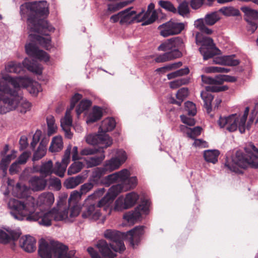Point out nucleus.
<instances>
[{"mask_svg": "<svg viewBox=\"0 0 258 258\" xmlns=\"http://www.w3.org/2000/svg\"><path fill=\"white\" fill-rule=\"evenodd\" d=\"M57 169L56 168V165L53 167V163L51 160L42 163L39 169L38 170L42 176L46 177L50 175L52 173H55V171Z\"/></svg>", "mask_w": 258, "mask_h": 258, "instance_id": "23", "label": "nucleus"}, {"mask_svg": "<svg viewBox=\"0 0 258 258\" xmlns=\"http://www.w3.org/2000/svg\"><path fill=\"white\" fill-rule=\"evenodd\" d=\"M36 240L31 236H23L20 239V244L23 249L28 252H32L35 250Z\"/></svg>", "mask_w": 258, "mask_h": 258, "instance_id": "18", "label": "nucleus"}, {"mask_svg": "<svg viewBox=\"0 0 258 258\" xmlns=\"http://www.w3.org/2000/svg\"><path fill=\"white\" fill-rule=\"evenodd\" d=\"M249 111V108L246 107L240 120L236 114H233L225 117H220L218 120V124L221 127L226 126L227 130L230 132H234L238 128L240 133L243 134L245 131V122Z\"/></svg>", "mask_w": 258, "mask_h": 258, "instance_id": "11", "label": "nucleus"}, {"mask_svg": "<svg viewBox=\"0 0 258 258\" xmlns=\"http://www.w3.org/2000/svg\"><path fill=\"white\" fill-rule=\"evenodd\" d=\"M43 176H34L30 179V183L34 191H40L44 189L47 185V181Z\"/></svg>", "mask_w": 258, "mask_h": 258, "instance_id": "20", "label": "nucleus"}, {"mask_svg": "<svg viewBox=\"0 0 258 258\" xmlns=\"http://www.w3.org/2000/svg\"><path fill=\"white\" fill-rule=\"evenodd\" d=\"M24 68H26L28 71L35 74L40 75L42 73V67L41 65L38 63L33 59H30L25 58L22 63L15 61H12L9 62L5 67V69L2 71L0 74V78L3 81H33L27 77H12L8 73H14L16 74L20 73L24 70Z\"/></svg>", "mask_w": 258, "mask_h": 258, "instance_id": "8", "label": "nucleus"}, {"mask_svg": "<svg viewBox=\"0 0 258 258\" xmlns=\"http://www.w3.org/2000/svg\"><path fill=\"white\" fill-rule=\"evenodd\" d=\"M205 83H210L206 87V91L201 93V96L204 102V106L208 113L212 110L211 103L214 99V96L209 92H218L225 91L228 89L226 86H221L223 82H204Z\"/></svg>", "mask_w": 258, "mask_h": 258, "instance_id": "12", "label": "nucleus"}, {"mask_svg": "<svg viewBox=\"0 0 258 258\" xmlns=\"http://www.w3.org/2000/svg\"><path fill=\"white\" fill-rule=\"evenodd\" d=\"M35 41H31L25 45V51L30 56L47 62L50 59L49 54L43 50L39 49Z\"/></svg>", "mask_w": 258, "mask_h": 258, "instance_id": "14", "label": "nucleus"}, {"mask_svg": "<svg viewBox=\"0 0 258 258\" xmlns=\"http://www.w3.org/2000/svg\"><path fill=\"white\" fill-rule=\"evenodd\" d=\"M235 55H225L220 57H218L214 60L216 63H221L228 66H237L240 61L238 59H234Z\"/></svg>", "mask_w": 258, "mask_h": 258, "instance_id": "24", "label": "nucleus"}, {"mask_svg": "<svg viewBox=\"0 0 258 258\" xmlns=\"http://www.w3.org/2000/svg\"><path fill=\"white\" fill-rule=\"evenodd\" d=\"M39 200L41 204L50 206L54 203V198L52 193L45 192L39 197Z\"/></svg>", "mask_w": 258, "mask_h": 258, "instance_id": "38", "label": "nucleus"}, {"mask_svg": "<svg viewBox=\"0 0 258 258\" xmlns=\"http://www.w3.org/2000/svg\"><path fill=\"white\" fill-rule=\"evenodd\" d=\"M139 199V196L134 192L128 193L126 195L124 202L120 198L115 202V209L119 210L121 208L127 209L134 206Z\"/></svg>", "mask_w": 258, "mask_h": 258, "instance_id": "16", "label": "nucleus"}, {"mask_svg": "<svg viewBox=\"0 0 258 258\" xmlns=\"http://www.w3.org/2000/svg\"><path fill=\"white\" fill-rule=\"evenodd\" d=\"M68 250L67 246L57 241L48 243L43 238L39 241L38 254L41 258H51L52 253L56 258H72L75 251Z\"/></svg>", "mask_w": 258, "mask_h": 258, "instance_id": "9", "label": "nucleus"}, {"mask_svg": "<svg viewBox=\"0 0 258 258\" xmlns=\"http://www.w3.org/2000/svg\"><path fill=\"white\" fill-rule=\"evenodd\" d=\"M159 5L167 11L172 12L174 14L177 13V9L173 4L168 1L160 0L158 2Z\"/></svg>", "mask_w": 258, "mask_h": 258, "instance_id": "45", "label": "nucleus"}, {"mask_svg": "<svg viewBox=\"0 0 258 258\" xmlns=\"http://www.w3.org/2000/svg\"><path fill=\"white\" fill-rule=\"evenodd\" d=\"M220 18L217 12H212L206 15L203 19L204 23L208 26H212L220 20Z\"/></svg>", "mask_w": 258, "mask_h": 258, "instance_id": "36", "label": "nucleus"}, {"mask_svg": "<svg viewBox=\"0 0 258 258\" xmlns=\"http://www.w3.org/2000/svg\"><path fill=\"white\" fill-rule=\"evenodd\" d=\"M185 26L183 23H177L171 20L165 23L158 27L160 30V35L164 37L180 34L184 29Z\"/></svg>", "mask_w": 258, "mask_h": 258, "instance_id": "13", "label": "nucleus"}, {"mask_svg": "<svg viewBox=\"0 0 258 258\" xmlns=\"http://www.w3.org/2000/svg\"><path fill=\"white\" fill-rule=\"evenodd\" d=\"M9 234L0 229V241L8 243L11 240L16 241L20 237L21 232L16 230H8Z\"/></svg>", "mask_w": 258, "mask_h": 258, "instance_id": "22", "label": "nucleus"}, {"mask_svg": "<svg viewBox=\"0 0 258 258\" xmlns=\"http://www.w3.org/2000/svg\"><path fill=\"white\" fill-rule=\"evenodd\" d=\"M196 43L197 44H201V47L205 48H215L217 51L220 50L215 46L212 38L209 37L204 36L200 32L196 34Z\"/></svg>", "mask_w": 258, "mask_h": 258, "instance_id": "19", "label": "nucleus"}, {"mask_svg": "<svg viewBox=\"0 0 258 258\" xmlns=\"http://www.w3.org/2000/svg\"><path fill=\"white\" fill-rule=\"evenodd\" d=\"M118 10L116 4H109L107 5V9L105 12V14L106 16H109L111 13H114Z\"/></svg>", "mask_w": 258, "mask_h": 258, "instance_id": "59", "label": "nucleus"}, {"mask_svg": "<svg viewBox=\"0 0 258 258\" xmlns=\"http://www.w3.org/2000/svg\"><path fill=\"white\" fill-rule=\"evenodd\" d=\"M141 217V214L139 211H135L133 212H128L123 215V218L128 222L135 223L137 220Z\"/></svg>", "mask_w": 258, "mask_h": 258, "instance_id": "41", "label": "nucleus"}, {"mask_svg": "<svg viewBox=\"0 0 258 258\" xmlns=\"http://www.w3.org/2000/svg\"><path fill=\"white\" fill-rule=\"evenodd\" d=\"M70 157L63 156L61 163L59 162L56 163V168L57 169L55 171L56 175L60 177H63L67 166L70 162Z\"/></svg>", "mask_w": 258, "mask_h": 258, "instance_id": "28", "label": "nucleus"}, {"mask_svg": "<svg viewBox=\"0 0 258 258\" xmlns=\"http://www.w3.org/2000/svg\"><path fill=\"white\" fill-rule=\"evenodd\" d=\"M133 7H130L123 11H124V13L121 14V18L119 21L120 25L134 23L133 16L136 14V12L135 11H131Z\"/></svg>", "mask_w": 258, "mask_h": 258, "instance_id": "26", "label": "nucleus"}, {"mask_svg": "<svg viewBox=\"0 0 258 258\" xmlns=\"http://www.w3.org/2000/svg\"><path fill=\"white\" fill-rule=\"evenodd\" d=\"M25 10L29 11L27 22L30 41H35L46 50H50L53 47L50 36L44 37L32 33L34 32L48 36L49 33L54 32L55 30V28L45 19L49 13L47 2L42 1L25 3L20 6L21 11Z\"/></svg>", "mask_w": 258, "mask_h": 258, "instance_id": "1", "label": "nucleus"}, {"mask_svg": "<svg viewBox=\"0 0 258 258\" xmlns=\"http://www.w3.org/2000/svg\"><path fill=\"white\" fill-rule=\"evenodd\" d=\"M204 0H191L190 6L194 10H197L202 6Z\"/></svg>", "mask_w": 258, "mask_h": 258, "instance_id": "64", "label": "nucleus"}, {"mask_svg": "<svg viewBox=\"0 0 258 258\" xmlns=\"http://www.w3.org/2000/svg\"><path fill=\"white\" fill-rule=\"evenodd\" d=\"M188 4V2L186 1H183L180 3L176 9L177 13L183 17H185L189 14L190 9Z\"/></svg>", "mask_w": 258, "mask_h": 258, "instance_id": "40", "label": "nucleus"}, {"mask_svg": "<svg viewBox=\"0 0 258 258\" xmlns=\"http://www.w3.org/2000/svg\"><path fill=\"white\" fill-rule=\"evenodd\" d=\"M121 185H112L109 189L108 193L99 201L96 199L103 195L105 192L104 188H100L89 196L85 200L82 216L84 218H89L96 220L101 216L100 210L103 207L104 210L109 209L110 204L113 201L117 196L121 192Z\"/></svg>", "mask_w": 258, "mask_h": 258, "instance_id": "5", "label": "nucleus"}, {"mask_svg": "<svg viewBox=\"0 0 258 258\" xmlns=\"http://www.w3.org/2000/svg\"><path fill=\"white\" fill-rule=\"evenodd\" d=\"M126 159V153L121 151L120 157H113L105 161L102 168L106 173L118 169Z\"/></svg>", "mask_w": 258, "mask_h": 258, "instance_id": "15", "label": "nucleus"}, {"mask_svg": "<svg viewBox=\"0 0 258 258\" xmlns=\"http://www.w3.org/2000/svg\"><path fill=\"white\" fill-rule=\"evenodd\" d=\"M188 90L186 88H182L178 90L176 93V98L178 100L183 101L187 96Z\"/></svg>", "mask_w": 258, "mask_h": 258, "instance_id": "56", "label": "nucleus"}, {"mask_svg": "<svg viewBox=\"0 0 258 258\" xmlns=\"http://www.w3.org/2000/svg\"><path fill=\"white\" fill-rule=\"evenodd\" d=\"M107 174L102 167H97L94 169L89 181L94 185L105 184L109 186L111 184L118 182L120 183L122 191H126L134 188L137 184V178L136 176L130 177V173L126 169L110 174L102 178L104 175Z\"/></svg>", "mask_w": 258, "mask_h": 258, "instance_id": "6", "label": "nucleus"}, {"mask_svg": "<svg viewBox=\"0 0 258 258\" xmlns=\"http://www.w3.org/2000/svg\"><path fill=\"white\" fill-rule=\"evenodd\" d=\"M240 10L244 13V19L250 21L251 19H258V11L248 7H242Z\"/></svg>", "mask_w": 258, "mask_h": 258, "instance_id": "33", "label": "nucleus"}, {"mask_svg": "<svg viewBox=\"0 0 258 258\" xmlns=\"http://www.w3.org/2000/svg\"><path fill=\"white\" fill-rule=\"evenodd\" d=\"M155 8V5L153 3H150L148 7V12H152V15L149 18L147 19V20L145 21L142 24V26H146L149 24H151L154 22L158 18V15L156 11L154 10Z\"/></svg>", "mask_w": 258, "mask_h": 258, "instance_id": "37", "label": "nucleus"}, {"mask_svg": "<svg viewBox=\"0 0 258 258\" xmlns=\"http://www.w3.org/2000/svg\"><path fill=\"white\" fill-rule=\"evenodd\" d=\"M244 150L245 153L237 151L231 162L226 160L225 166L231 171L239 174H242V169L248 167L258 168V149L253 144H249Z\"/></svg>", "mask_w": 258, "mask_h": 258, "instance_id": "7", "label": "nucleus"}, {"mask_svg": "<svg viewBox=\"0 0 258 258\" xmlns=\"http://www.w3.org/2000/svg\"><path fill=\"white\" fill-rule=\"evenodd\" d=\"M53 209H55L56 210L57 212H58V213H60V214L64 213V212H66V216L65 217H64L63 219H62L61 220H59V221H62V220H63L68 218L69 213V217L70 218H73V217H77L79 214V213L80 212V209L78 206H73L72 208H71V209L70 210L69 209L66 208V209H63L62 211H59L57 209H56L55 208H54ZM52 220H54L56 221H58V220H56L54 219H52Z\"/></svg>", "mask_w": 258, "mask_h": 258, "instance_id": "31", "label": "nucleus"}, {"mask_svg": "<svg viewBox=\"0 0 258 258\" xmlns=\"http://www.w3.org/2000/svg\"><path fill=\"white\" fill-rule=\"evenodd\" d=\"M219 11L226 16H238L240 15L239 11L232 7H224L221 8Z\"/></svg>", "mask_w": 258, "mask_h": 258, "instance_id": "42", "label": "nucleus"}, {"mask_svg": "<svg viewBox=\"0 0 258 258\" xmlns=\"http://www.w3.org/2000/svg\"><path fill=\"white\" fill-rule=\"evenodd\" d=\"M102 111L100 107L94 106L92 112L88 116L87 122L88 123H93L100 120L102 116Z\"/></svg>", "mask_w": 258, "mask_h": 258, "instance_id": "32", "label": "nucleus"}, {"mask_svg": "<svg viewBox=\"0 0 258 258\" xmlns=\"http://www.w3.org/2000/svg\"><path fill=\"white\" fill-rule=\"evenodd\" d=\"M150 206V201L147 199L142 200L141 204L136 208V210L139 211L142 214H148L149 212V207Z\"/></svg>", "mask_w": 258, "mask_h": 258, "instance_id": "48", "label": "nucleus"}, {"mask_svg": "<svg viewBox=\"0 0 258 258\" xmlns=\"http://www.w3.org/2000/svg\"><path fill=\"white\" fill-rule=\"evenodd\" d=\"M72 124V119L70 110H67L64 118L61 120L62 127H70Z\"/></svg>", "mask_w": 258, "mask_h": 258, "instance_id": "50", "label": "nucleus"}, {"mask_svg": "<svg viewBox=\"0 0 258 258\" xmlns=\"http://www.w3.org/2000/svg\"><path fill=\"white\" fill-rule=\"evenodd\" d=\"M16 188L19 198H23L27 196L28 188L26 185H21L20 183H17Z\"/></svg>", "mask_w": 258, "mask_h": 258, "instance_id": "51", "label": "nucleus"}, {"mask_svg": "<svg viewBox=\"0 0 258 258\" xmlns=\"http://www.w3.org/2000/svg\"><path fill=\"white\" fill-rule=\"evenodd\" d=\"M258 19H251L250 21H246L248 24V31L253 33L257 28V25L256 21Z\"/></svg>", "mask_w": 258, "mask_h": 258, "instance_id": "57", "label": "nucleus"}, {"mask_svg": "<svg viewBox=\"0 0 258 258\" xmlns=\"http://www.w3.org/2000/svg\"><path fill=\"white\" fill-rule=\"evenodd\" d=\"M41 135V132L37 131L34 135L32 139V141L30 144V146L32 149H34L40 140V136Z\"/></svg>", "mask_w": 258, "mask_h": 258, "instance_id": "60", "label": "nucleus"}, {"mask_svg": "<svg viewBox=\"0 0 258 258\" xmlns=\"http://www.w3.org/2000/svg\"><path fill=\"white\" fill-rule=\"evenodd\" d=\"M182 56V53L178 49L173 48L157 56L155 59V61L158 63L163 62L180 58Z\"/></svg>", "mask_w": 258, "mask_h": 258, "instance_id": "17", "label": "nucleus"}, {"mask_svg": "<svg viewBox=\"0 0 258 258\" xmlns=\"http://www.w3.org/2000/svg\"><path fill=\"white\" fill-rule=\"evenodd\" d=\"M50 186L54 188L57 190L61 188V184L60 180L57 177H51L48 180Z\"/></svg>", "mask_w": 258, "mask_h": 258, "instance_id": "54", "label": "nucleus"}, {"mask_svg": "<svg viewBox=\"0 0 258 258\" xmlns=\"http://www.w3.org/2000/svg\"><path fill=\"white\" fill-rule=\"evenodd\" d=\"M14 158L15 156L12 154L3 156L0 162V176L1 177L6 176L9 165Z\"/></svg>", "mask_w": 258, "mask_h": 258, "instance_id": "25", "label": "nucleus"}, {"mask_svg": "<svg viewBox=\"0 0 258 258\" xmlns=\"http://www.w3.org/2000/svg\"><path fill=\"white\" fill-rule=\"evenodd\" d=\"M180 118L183 123L189 126H193L195 124V120L194 118L187 117L185 115H180Z\"/></svg>", "mask_w": 258, "mask_h": 258, "instance_id": "62", "label": "nucleus"}, {"mask_svg": "<svg viewBox=\"0 0 258 258\" xmlns=\"http://www.w3.org/2000/svg\"><path fill=\"white\" fill-rule=\"evenodd\" d=\"M145 227L144 226H136L126 233L110 229L106 230L104 236L111 241L110 246L105 240H101L97 244V247L103 256L113 258L116 255L111 250L110 247L115 252L123 251L125 248L123 239L125 238L129 240L132 246L138 245L144 234Z\"/></svg>", "mask_w": 258, "mask_h": 258, "instance_id": "2", "label": "nucleus"}, {"mask_svg": "<svg viewBox=\"0 0 258 258\" xmlns=\"http://www.w3.org/2000/svg\"><path fill=\"white\" fill-rule=\"evenodd\" d=\"M84 164L80 161H75L68 169V173L69 175L74 174L80 172L83 168Z\"/></svg>", "mask_w": 258, "mask_h": 258, "instance_id": "47", "label": "nucleus"}, {"mask_svg": "<svg viewBox=\"0 0 258 258\" xmlns=\"http://www.w3.org/2000/svg\"><path fill=\"white\" fill-rule=\"evenodd\" d=\"M185 109L187 111L188 114L194 116L197 113L196 105L192 102L187 101L185 103Z\"/></svg>", "mask_w": 258, "mask_h": 258, "instance_id": "52", "label": "nucleus"}, {"mask_svg": "<svg viewBox=\"0 0 258 258\" xmlns=\"http://www.w3.org/2000/svg\"><path fill=\"white\" fill-rule=\"evenodd\" d=\"M202 128L200 126H196L191 130L190 133L188 134V137L191 139L195 138L200 135L201 133Z\"/></svg>", "mask_w": 258, "mask_h": 258, "instance_id": "58", "label": "nucleus"}, {"mask_svg": "<svg viewBox=\"0 0 258 258\" xmlns=\"http://www.w3.org/2000/svg\"><path fill=\"white\" fill-rule=\"evenodd\" d=\"M203 19H199L197 20L194 23L196 28L198 29L202 33L207 35H210L213 33V30L206 26Z\"/></svg>", "mask_w": 258, "mask_h": 258, "instance_id": "39", "label": "nucleus"}, {"mask_svg": "<svg viewBox=\"0 0 258 258\" xmlns=\"http://www.w3.org/2000/svg\"><path fill=\"white\" fill-rule=\"evenodd\" d=\"M83 182V177L78 175L76 177H72L67 179L64 185L67 188H73Z\"/></svg>", "mask_w": 258, "mask_h": 258, "instance_id": "35", "label": "nucleus"}, {"mask_svg": "<svg viewBox=\"0 0 258 258\" xmlns=\"http://www.w3.org/2000/svg\"><path fill=\"white\" fill-rule=\"evenodd\" d=\"M201 78L202 81H236L234 77L225 75L221 76L218 80L205 75H202Z\"/></svg>", "mask_w": 258, "mask_h": 258, "instance_id": "49", "label": "nucleus"}, {"mask_svg": "<svg viewBox=\"0 0 258 258\" xmlns=\"http://www.w3.org/2000/svg\"><path fill=\"white\" fill-rule=\"evenodd\" d=\"M46 153V149H42L38 146L37 150L34 153L33 156V161H38L43 157Z\"/></svg>", "mask_w": 258, "mask_h": 258, "instance_id": "53", "label": "nucleus"}, {"mask_svg": "<svg viewBox=\"0 0 258 258\" xmlns=\"http://www.w3.org/2000/svg\"><path fill=\"white\" fill-rule=\"evenodd\" d=\"M94 185V184L90 181L83 184L80 187V190L81 191V194H83V195H86L93 188Z\"/></svg>", "mask_w": 258, "mask_h": 258, "instance_id": "55", "label": "nucleus"}, {"mask_svg": "<svg viewBox=\"0 0 258 258\" xmlns=\"http://www.w3.org/2000/svg\"><path fill=\"white\" fill-rule=\"evenodd\" d=\"M115 126L116 122L113 118L105 119L101 122L98 134H90L87 136V143L93 145H99L101 148H107L112 145V140L106 133L112 131Z\"/></svg>", "mask_w": 258, "mask_h": 258, "instance_id": "10", "label": "nucleus"}, {"mask_svg": "<svg viewBox=\"0 0 258 258\" xmlns=\"http://www.w3.org/2000/svg\"><path fill=\"white\" fill-rule=\"evenodd\" d=\"M167 41L171 47V49L173 48L178 49V48L181 47L183 44L182 39L179 36L172 37L168 39Z\"/></svg>", "mask_w": 258, "mask_h": 258, "instance_id": "46", "label": "nucleus"}, {"mask_svg": "<svg viewBox=\"0 0 258 258\" xmlns=\"http://www.w3.org/2000/svg\"><path fill=\"white\" fill-rule=\"evenodd\" d=\"M98 152H100L98 149H92L90 148H86L82 150L81 151V155H93Z\"/></svg>", "mask_w": 258, "mask_h": 258, "instance_id": "61", "label": "nucleus"}, {"mask_svg": "<svg viewBox=\"0 0 258 258\" xmlns=\"http://www.w3.org/2000/svg\"><path fill=\"white\" fill-rule=\"evenodd\" d=\"M63 148L62 137L56 136L52 139L49 151L51 152H58L60 151Z\"/></svg>", "mask_w": 258, "mask_h": 258, "instance_id": "29", "label": "nucleus"}, {"mask_svg": "<svg viewBox=\"0 0 258 258\" xmlns=\"http://www.w3.org/2000/svg\"><path fill=\"white\" fill-rule=\"evenodd\" d=\"M97 146H98L99 150L100 151L99 152L101 153V154L99 156L92 157L87 161V166L88 168H91L100 165L105 158L104 151L103 150L105 148H101L99 147V145Z\"/></svg>", "mask_w": 258, "mask_h": 258, "instance_id": "27", "label": "nucleus"}, {"mask_svg": "<svg viewBox=\"0 0 258 258\" xmlns=\"http://www.w3.org/2000/svg\"><path fill=\"white\" fill-rule=\"evenodd\" d=\"M200 53L203 55V59L205 60H208L213 57L215 55L218 54V51H217L215 48H205L200 47L199 49Z\"/></svg>", "mask_w": 258, "mask_h": 258, "instance_id": "34", "label": "nucleus"}, {"mask_svg": "<svg viewBox=\"0 0 258 258\" xmlns=\"http://www.w3.org/2000/svg\"><path fill=\"white\" fill-rule=\"evenodd\" d=\"M19 164L17 161L14 162L10 166L9 168V172L11 175L17 173L20 169Z\"/></svg>", "mask_w": 258, "mask_h": 258, "instance_id": "63", "label": "nucleus"}, {"mask_svg": "<svg viewBox=\"0 0 258 258\" xmlns=\"http://www.w3.org/2000/svg\"><path fill=\"white\" fill-rule=\"evenodd\" d=\"M21 89H26L31 94L36 96L42 90L38 82H20L18 83Z\"/></svg>", "mask_w": 258, "mask_h": 258, "instance_id": "21", "label": "nucleus"}, {"mask_svg": "<svg viewBox=\"0 0 258 258\" xmlns=\"http://www.w3.org/2000/svg\"><path fill=\"white\" fill-rule=\"evenodd\" d=\"M46 121L48 126L47 134L48 136H51L55 133L57 130V126L55 123L54 117L51 115L47 117Z\"/></svg>", "mask_w": 258, "mask_h": 258, "instance_id": "44", "label": "nucleus"}, {"mask_svg": "<svg viewBox=\"0 0 258 258\" xmlns=\"http://www.w3.org/2000/svg\"><path fill=\"white\" fill-rule=\"evenodd\" d=\"M11 210V215L16 219L22 220L25 218L28 221H38L40 225L49 226L52 219L59 220L66 216V213L60 214L55 209L44 212L33 211L30 209V205L24 202L16 199H11L8 204Z\"/></svg>", "mask_w": 258, "mask_h": 258, "instance_id": "4", "label": "nucleus"}, {"mask_svg": "<svg viewBox=\"0 0 258 258\" xmlns=\"http://www.w3.org/2000/svg\"><path fill=\"white\" fill-rule=\"evenodd\" d=\"M19 82H0V113L5 114L17 109L25 113L30 109L31 103L22 96Z\"/></svg>", "mask_w": 258, "mask_h": 258, "instance_id": "3", "label": "nucleus"}, {"mask_svg": "<svg viewBox=\"0 0 258 258\" xmlns=\"http://www.w3.org/2000/svg\"><path fill=\"white\" fill-rule=\"evenodd\" d=\"M220 152L217 150H206L204 153V157L207 162L215 164L218 162V157Z\"/></svg>", "mask_w": 258, "mask_h": 258, "instance_id": "30", "label": "nucleus"}, {"mask_svg": "<svg viewBox=\"0 0 258 258\" xmlns=\"http://www.w3.org/2000/svg\"><path fill=\"white\" fill-rule=\"evenodd\" d=\"M92 102L89 100H82L77 106L76 111L77 115H80L84 111L88 110Z\"/></svg>", "mask_w": 258, "mask_h": 258, "instance_id": "43", "label": "nucleus"}]
</instances>
